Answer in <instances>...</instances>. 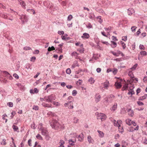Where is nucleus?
<instances>
[{
	"instance_id": "1",
	"label": "nucleus",
	"mask_w": 147,
	"mask_h": 147,
	"mask_svg": "<svg viewBox=\"0 0 147 147\" xmlns=\"http://www.w3.org/2000/svg\"><path fill=\"white\" fill-rule=\"evenodd\" d=\"M50 125L53 128L55 129L58 130L61 127L60 124L56 120H53L50 123Z\"/></svg>"
},
{
	"instance_id": "2",
	"label": "nucleus",
	"mask_w": 147,
	"mask_h": 147,
	"mask_svg": "<svg viewBox=\"0 0 147 147\" xmlns=\"http://www.w3.org/2000/svg\"><path fill=\"white\" fill-rule=\"evenodd\" d=\"M96 115H97V119H100L101 121H102L105 120L106 119V116L103 113H97Z\"/></svg>"
},
{
	"instance_id": "3",
	"label": "nucleus",
	"mask_w": 147,
	"mask_h": 147,
	"mask_svg": "<svg viewBox=\"0 0 147 147\" xmlns=\"http://www.w3.org/2000/svg\"><path fill=\"white\" fill-rule=\"evenodd\" d=\"M48 98L50 100V102L52 103L53 100H55L56 98L55 96L53 94H51V95L48 96Z\"/></svg>"
},
{
	"instance_id": "4",
	"label": "nucleus",
	"mask_w": 147,
	"mask_h": 147,
	"mask_svg": "<svg viewBox=\"0 0 147 147\" xmlns=\"http://www.w3.org/2000/svg\"><path fill=\"white\" fill-rule=\"evenodd\" d=\"M41 133L42 135L45 136L46 137H49L48 132L46 129H42L41 131Z\"/></svg>"
},
{
	"instance_id": "5",
	"label": "nucleus",
	"mask_w": 147,
	"mask_h": 147,
	"mask_svg": "<svg viewBox=\"0 0 147 147\" xmlns=\"http://www.w3.org/2000/svg\"><path fill=\"white\" fill-rule=\"evenodd\" d=\"M51 4V3H50L48 1H45L43 2L44 6L46 7L47 8H49Z\"/></svg>"
},
{
	"instance_id": "6",
	"label": "nucleus",
	"mask_w": 147,
	"mask_h": 147,
	"mask_svg": "<svg viewBox=\"0 0 147 147\" xmlns=\"http://www.w3.org/2000/svg\"><path fill=\"white\" fill-rule=\"evenodd\" d=\"M22 18L24 20H23L22 21V22L23 24H24V21L27 22L28 21V16L25 15H23L22 17L20 18V19H21Z\"/></svg>"
},
{
	"instance_id": "7",
	"label": "nucleus",
	"mask_w": 147,
	"mask_h": 147,
	"mask_svg": "<svg viewBox=\"0 0 147 147\" xmlns=\"http://www.w3.org/2000/svg\"><path fill=\"white\" fill-rule=\"evenodd\" d=\"M115 85L117 89H119L121 88L122 86L121 83L118 82L117 81L115 82Z\"/></svg>"
},
{
	"instance_id": "8",
	"label": "nucleus",
	"mask_w": 147,
	"mask_h": 147,
	"mask_svg": "<svg viewBox=\"0 0 147 147\" xmlns=\"http://www.w3.org/2000/svg\"><path fill=\"white\" fill-rule=\"evenodd\" d=\"M90 37V35L89 34L86 33H84L83 34V36H81V37L84 38L88 39Z\"/></svg>"
},
{
	"instance_id": "9",
	"label": "nucleus",
	"mask_w": 147,
	"mask_h": 147,
	"mask_svg": "<svg viewBox=\"0 0 147 147\" xmlns=\"http://www.w3.org/2000/svg\"><path fill=\"white\" fill-rule=\"evenodd\" d=\"M134 12V11L133 9L131 8H129L127 10V13L129 15H131Z\"/></svg>"
},
{
	"instance_id": "10",
	"label": "nucleus",
	"mask_w": 147,
	"mask_h": 147,
	"mask_svg": "<svg viewBox=\"0 0 147 147\" xmlns=\"http://www.w3.org/2000/svg\"><path fill=\"white\" fill-rule=\"evenodd\" d=\"M95 101L96 103L100 101V99L101 97L98 94H96L95 95Z\"/></svg>"
},
{
	"instance_id": "11",
	"label": "nucleus",
	"mask_w": 147,
	"mask_h": 147,
	"mask_svg": "<svg viewBox=\"0 0 147 147\" xmlns=\"http://www.w3.org/2000/svg\"><path fill=\"white\" fill-rule=\"evenodd\" d=\"M128 87V84H125L122 88V91H124L125 90H127Z\"/></svg>"
},
{
	"instance_id": "12",
	"label": "nucleus",
	"mask_w": 147,
	"mask_h": 147,
	"mask_svg": "<svg viewBox=\"0 0 147 147\" xmlns=\"http://www.w3.org/2000/svg\"><path fill=\"white\" fill-rule=\"evenodd\" d=\"M12 127L14 131L19 132L18 127L17 126L13 125Z\"/></svg>"
},
{
	"instance_id": "13",
	"label": "nucleus",
	"mask_w": 147,
	"mask_h": 147,
	"mask_svg": "<svg viewBox=\"0 0 147 147\" xmlns=\"http://www.w3.org/2000/svg\"><path fill=\"white\" fill-rule=\"evenodd\" d=\"M109 82H105L104 84V87L107 89L109 87Z\"/></svg>"
},
{
	"instance_id": "14",
	"label": "nucleus",
	"mask_w": 147,
	"mask_h": 147,
	"mask_svg": "<svg viewBox=\"0 0 147 147\" xmlns=\"http://www.w3.org/2000/svg\"><path fill=\"white\" fill-rule=\"evenodd\" d=\"M147 97V94H146L144 96L139 98L138 100H142L146 98Z\"/></svg>"
},
{
	"instance_id": "15",
	"label": "nucleus",
	"mask_w": 147,
	"mask_h": 147,
	"mask_svg": "<svg viewBox=\"0 0 147 147\" xmlns=\"http://www.w3.org/2000/svg\"><path fill=\"white\" fill-rule=\"evenodd\" d=\"M111 42L114 46H113L112 45L110 44L111 47H112V48H114L116 47L117 43L116 42H115L113 41H111Z\"/></svg>"
},
{
	"instance_id": "16",
	"label": "nucleus",
	"mask_w": 147,
	"mask_h": 147,
	"mask_svg": "<svg viewBox=\"0 0 147 147\" xmlns=\"http://www.w3.org/2000/svg\"><path fill=\"white\" fill-rule=\"evenodd\" d=\"M98 132L99 134V136L100 137H103L104 136V133L102 131H100L99 130L97 131Z\"/></svg>"
},
{
	"instance_id": "17",
	"label": "nucleus",
	"mask_w": 147,
	"mask_h": 147,
	"mask_svg": "<svg viewBox=\"0 0 147 147\" xmlns=\"http://www.w3.org/2000/svg\"><path fill=\"white\" fill-rule=\"evenodd\" d=\"M21 6H22V7L24 9H25L26 8V4L24 2V1H22L21 3H20Z\"/></svg>"
},
{
	"instance_id": "18",
	"label": "nucleus",
	"mask_w": 147,
	"mask_h": 147,
	"mask_svg": "<svg viewBox=\"0 0 147 147\" xmlns=\"http://www.w3.org/2000/svg\"><path fill=\"white\" fill-rule=\"evenodd\" d=\"M47 50L48 51L50 52L55 50V49L54 46H52L51 47H49Z\"/></svg>"
},
{
	"instance_id": "19",
	"label": "nucleus",
	"mask_w": 147,
	"mask_h": 147,
	"mask_svg": "<svg viewBox=\"0 0 147 147\" xmlns=\"http://www.w3.org/2000/svg\"><path fill=\"white\" fill-rule=\"evenodd\" d=\"M128 76H130L131 79H133V78H134V75L133 74L132 71H129L128 74Z\"/></svg>"
},
{
	"instance_id": "20",
	"label": "nucleus",
	"mask_w": 147,
	"mask_h": 147,
	"mask_svg": "<svg viewBox=\"0 0 147 147\" xmlns=\"http://www.w3.org/2000/svg\"><path fill=\"white\" fill-rule=\"evenodd\" d=\"M27 11L28 12H30V13H31L32 12H33V14H35V11L33 9H27Z\"/></svg>"
},
{
	"instance_id": "21",
	"label": "nucleus",
	"mask_w": 147,
	"mask_h": 147,
	"mask_svg": "<svg viewBox=\"0 0 147 147\" xmlns=\"http://www.w3.org/2000/svg\"><path fill=\"white\" fill-rule=\"evenodd\" d=\"M77 51H79L80 53H84V48L82 47L78 49Z\"/></svg>"
},
{
	"instance_id": "22",
	"label": "nucleus",
	"mask_w": 147,
	"mask_h": 147,
	"mask_svg": "<svg viewBox=\"0 0 147 147\" xmlns=\"http://www.w3.org/2000/svg\"><path fill=\"white\" fill-rule=\"evenodd\" d=\"M117 103H115L112 107V110L115 111L117 109Z\"/></svg>"
},
{
	"instance_id": "23",
	"label": "nucleus",
	"mask_w": 147,
	"mask_h": 147,
	"mask_svg": "<svg viewBox=\"0 0 147 147\" xmlns=\"http://www.w3.org/2000/svg\"><path fill=\"white\" fill-rule=\"evenodd\" d=\"M36 137L39 140H43V138H42V137L41 136V135L39 134H37V136H36Z\"/></svg>"
},
{
	"instance_id": "24",
	"label": "nucleus",
	"mask_w": 147,
	"mask_h": 147,
	"mask_svg": "<svg viewBox=\"0 0 147 147\" xmlns=\"http://www.w3.org/2000/svg\"><path fill=\"white\" fill-rule=\"evenodd\" d=\"M131 121H132L131 119H128L126 120V124L129 125H131Z\"/></svg>"
},
{
	"instance_id": "25",
	"label": "nucleus",
	"mask_w": 147,
	"mask_h": 147,
	"mask_svg": "<svg viewBox=\"0 0 147 147\" xmlns=\"http://www.w3.org/2000/svg\"><path fill=\"white\" fill-rule=\"evenodd\" d=\"M109 97H107L105 98V100L107 103H109V102L111 103L112 101L113 100L112 99L109 100Z\"/></svg>"
},
{
	"instance_id": "26",
	"label": "nucleus",
	"mask_w": 147,
	"mask_h": 147,
	"mask_svg": "<svg viewBox=\"0 0 147 147\" xmlns=\"http://www.w3.org/2000/svg\"><path fill=\"white\" fill-rule=\"evenodd\" d=\"M42 105H43V106L45 107H51V105H48L47 104H46L44 103V104H42Z\"/></svg>"
},
{
	"instance_id": "27",
	"label": "nucleus",
	"mask_w": 147,
	"mask_h": 147,
	"mask_svg": "<svg viewBox=\"0 0 147 147\" xmlns=\"http://www.w3.org/2000/svg\"><path fill=\"white\" fill-rule=\"evenodd\" d=\"M140 54L141 55H147V52L145 51H142L140 52Z\"/></svg>"
},
{
	"instance_id": "28",
	"label": "nucleus",
	"mask_w": 147,
	"mask_h": 147,
	"mask_svg": "<svg viewBox=\"0 0 147 147\" xmlns=\"http://www.w3.org/2000/svg\"><path fill=\"white\" fill-rule=\"evenodd\" d=\"M3 73L5 76H7L8 77H9V76L10 75V74L6 71H3Z\"/></svg>"
},
{
	"instance_id": "29",
	"label": "nucleus",
	"mask_w": 147,
	"mask_h": 147,
	"mask_svg": "<svg viewBox=\"0 0 147 147\" xmlns=\"http://www.w3.org/2000/svg\"><path fill=\"white\" fill-rule=\"evenodd\" d=\"M25 68H26L27 69H31V65L29 63H27L26 64Z\"/></svg>"
},
{
	"instance_id": "30",
	"label": "nucleus",
	"mask_w": 147,
	"mask_h": 147,
	"mask_svg": "<svg viewBox=\"0 0 147 147\" xmlns=\"http://www.w3.org/2000/svg\"><path fill=\"white\" fill-rule=\"evenodd\" d=\"M128 115L131 117H133L134 115V112L133 110H131V111L128 113Z\"/></svg>"
},
{
	"instance_id": "31",
	"label": "nucleus",
	"mask_w": 147,
	"mask_h": 147,
	"mask_svg": "<svg viewBox=\"0 0 147 147\" xmlns=\"http://www.w3.org/2000/svg\"><path fill=\"white\" fill-rule=\"evenodd\" d=\"M138 64L137 63H136L131 68H130V69H132V70H135L137 67L138 66Z\"/></svg>"
},
{
	"instance_id": "32",
	"label": "nucleus",
	"mask_w": 147,
	"mask_h": 147,
	"mask_svg": "<svg viewBox=\"0 0 147 147\" xmlns=\"http://www.w3.org/2000/svg\"><path fill=\"white\" fill-rule=\"evenodd\" d=\"M111 53H112L116 57H118V56H119V55H118V54L116 52H115L113 51H111Z\"/></svg>"
},
{
	"instance_id": "33",
	"label": "nucleus",
	"mask_w": 147,
	"mask_h": 147,
	"mask_svg": "<svg viewBox=\"0 0 147 147\" xmlns=\"http://www.w3.org/2000/svg\"><path fill=\"white\" fill-rule=\"evenodd\" d=\"M62 39L64 40H69L70 39V37H64L63 36H61Z\"/></svg>"
},
{
	"instance_id": "34",
	"label": "nucleus",
	"mask_w": 147,
	"mask_h": 147,
	"mask_svg": "<svg viewBox=\"0 0 147 147\" xmlns=\"http://www.w3.org/2000/svg\"><path fill=\"white\" fill-rule=\"evenodd\" d=\"M121 43L123 49H125L126 47V46L125 43L124 42L121 41Z\"/></svg>"
},
{
	"instance_id": "35",
	"label": "nucleus",
	"mask_w": 147,
	"mask_h": 147,
	"mask_svg": "<svg viewBox=\"0 0 147 147\" xmlns=\"http://www.w3.org/2000/svg\"><path fill=\"white\" fill-rule=\"evenodd\" d=\"M6 140L5 139H3L2 141L1 142V145H5L6 144V143L5 142Z\"/></svg>"
},
{
	"instance_id": "36",
	"label": "nucleus",
	"mask_w": 147,
	"mask_h": 147,
	"mask_svg": "<svg viewBox=\"0 0 147 147\" xmlns=\"http://www.w3.org/2000/svg\"><path fill=\"white\" fill-rule=\"evenodd\" d=\"M119 131L122 134L124 131V129L123 127H121L120 128L119 127Z\"/></svg>"
},
{
	"instance_id": "37",
	"label": "nucleus",
	"mask_w": 147,
	"mask_h": 147,
	"mask_svg": "<svg viewBox=\"0 0 147 147\" xmlns=\"http://www.w3.org/2000/svg\"><path fill=\"white\" fill-rule=\"evenodd\" d=\"M77 93V91L75 90L73 91L72 92V94L73 96H75Z\"/></svg>"
},
{
	"instance_id": "38",
	"label": "nucleus",
	"mask_w": 147,
	"mask_h": 147,
	"mask_svg": "<svg viewBox=\"0 0 147 147\" xmlns=\"http://www.w3.org/2000/svg\"><path fill=\"white\" fill-rule=\"evenodd\" d=\"M7 105L10 107H12L13 106V104L12 102H9L7 103Z\"/></svg>"
},
{
	"instance_id": "39",
	"label": "nucleus",
	"mask_w": 147,
	"mask_h": 147,
	"mask_svg": "<svg viewBox=\"0 0 147 147\" xmlns=\"http://www.w3.org/2000/svg\"><path fill=\"white\" fill-rule=\"evenodd\" d=\"M66 72L67 74H69L71 73V71L70 68H68L66 69Z\"/></svg>"
},
{
	"instance_id": "40",
	"label": "nucleus",
	"mask_w": 147,
	"mask_h": 147,
	"mask_svg": "<svg viewBox=\"0 0 147 147\" xmlns=\"http://www.w3.org/2000/svg\"><path fill=\"white\" fill-rule=\"evenodd\" d=\"M73 18L72 16L71 15H70L68 16V18H67V20L68 21H70Z\"/></svg>"
},
{
	"instance_id": "41",
	"label": "nucleus",
	"mask_w": 147,
	"mask_h": 147,
	"mask_svg": "<svg viewBox=\"0 0 147 147\" xmlns=\"http://www.w3.org/2000/svg\"><path fill=\"white\" fill-rule=\"evenodd\" d=\"M88 24V25H86L87 28L89 29L92 28V26L91 25L90 23L89 22Z\"/></svg>"
},
{
	"instance_id": "42",
	"label": "nucleus",
	"mask_w": 147,
	"mask_h": 147,
	"mask_svg": "<svg viewBox=\"0 0 147 147\" xmlns=\"http://www.w3.org/2000/svg\"><path fill=\"white\" fill-rule=\"evenodd\" d=\"M31 142H32V140L31 139H30L28 140V145L30 146H32Z\"/></svg>"
},
{
	"instance_id": "43",
	"label": "nucleus",
	"mask_w": 147,
	"mask_h": 147,
	"mask_svg": "<svg viewBox=\"0 0 147 147\" xmlns=\"http://www.w3.org/2000/svg\"><path fill=\"white\" fill-rule=\"evenodd\" d=\"M117 69H116L114 68L113 69V70L112 71L113 72V73L114 75H115L117 73Z\"/></svg>"
},
{
	"instance_id": "44",
	"label": "nucleus",
	"mask_w": 147,
	"mask_h": 147,
	"mask_svg": "<svg viewBox=\"0 0 147 147\" xmlns=\"http://www.w3.org/2000/svg\"><path fill=\"white\" fill-rule=\"evenodd\" d=\"M33 109L35 110H38L39 109V107L37 106H34Z\"/></svg>"
},
{
	"instance_id": "45",
	"label": "nucleus",
	"mask_w": 147,
	"mask_h": 147,
	"mask_svg": "<svg viewBox=\"0 0 147 147\" xmlns=\"http://www.w3.org/2000/svg\"><path fill=\"white\" fill-rule=\"evenodd\" d=\"M52 103H53L54 105L55 106H58L59 105V104L58 102H55V101H53Z\"/></svg>"
},
{
	"instance_id": "46",
	"label": "nucleus",
	"mask_w": 147,
	"mask_h": 147,
	"mask_svg": "<svg viewBox=\"0 0 147 147\" xmlns=\"http://www.w3.org/2000/svg\"><path fill=\"white\" fill-rule=\"evenodd\" d=\"M16 112L15 111H12L11 113V115L10 116L11 118L12 119L13 118V116H14V115L16 114Z\"/></svg>"
},
{
	"instance_id": "47",
	"label": "nucleus",
	"mask_w": 147,
	"mask_h": 147,
	"mask_svg": "<svg viewBox=\"0 0 147 147\" xmlns=\"http://www.w3.org/2000/svg\"><path fill=\"white\" fill-rule=\"evenodd\" d=\"M88 81L91 82V83H93L94 82V79L92 78H89L88 80Z\"/></svg>"
},
{
	"instance_id": "48",
	"label": "nucleus",
	"mask_w": 147,
	"mask_h": 147,
	"mask_svg": "<svg viewBox=\"0 0 147 147\" xmlns=\"http://www.w3.org/2000/svg\"><path fill=\"white\" fill-rule=\"evenodd\" d=\"M87 138H88V141L89 142V143H91L92 141H91V136H88Z\"/></svg>"
},
{
	"instance_id": "49",
	"label": "nucleus",
	"mask_w": 147,
	"mask_h": 147,
	"mask_svg": "<svg viewBox=\"0 0 147 147\" xmlns=\"http://www.w3.org/2000/svg\"><path fill=\"white\" fill-rule=\"evenodd\" d=\"M136 26H132L131 27V31L133 32H134L135 31L136 28H135Z\"/></svg>"
},
{
	"instance_id": "50",
	"label": "nucleus",
	"mask_w": 147,
	"mask_h": 147,
	"mask_svg": "<svg viewBox=\"0 0 147 147\" xmlns=\"http://www.w3.org/2000/svg\"><path fill=\"white\" fill-rule=\"evenodd\" d=\"M13 76L17 79H18L19 78L18 75L16 74H13Z\"/></svg>"
},
{
	"instance_id": "51",
	"label": "nucleus",
	"mask_w": 147,
	"mask_h": 147,
	"mask_svg": "<svg viewBox=\"0 0 147 147\" xmlns=\"http://www.w3.org/2000/svg\"><path fill=\"white\" fill-rule=\"evenodd\" d=\"M24 49L25 50H30V49H31V48L30 47H25L24 48Z\"/></svg>"
},
{
	"instance_id": "52",
	"label": "nucleus",
	"mask_w": 147,
	"mask_h": 147,
	"mask_svg": "<svg viewBox=\"0 0 147 147\" xmlns=\"http://www.w3.org/2000/svg\"><path fill=\"white\" fill-rule=\"evenodd\" d=\"M76 54H77V55H78V54L76 52H75V51L71 53V55L72 56H75L76 55Z\"/></svg>"
},
{
	"instance_id": "53",
	"label": "nucleus",
	"mask_w": 147,
	"mask_h": 147,
	"mask_svg": "<svg viewBox=\"0 0 147 147\" xmlns=\"http://www.w3.org/2000/svg\"><path fill=\"white\" fill-rule=\"evenodd\" d=\"M122 40L125 41H126L127 40V36H123L122 37Z\"/></svg>"
},
{
	"instance_id": "54",
	"label": "nucleus",
	"mask_w": 147,
	"mask_h": 147,
	"mask_svg": "<svg viewBox=\"0 0 147 147\" xmlns=\"http://www.w3.org/2000/svg\"><path fill=\"white\" fill-rule=\"evenodd\" d=\"M58 33L60 35L62 34L63 35L64 34V32L63 31H59L58 32Z\"/></svg>"
},
{
	"instance_id": "55",
	"label": "nucleus",
	"mask_w": 147,
	"mask_h": 147,
	"mask_svg": "<svg viewBox=\"0 0 147 147\" xmlns=\"http://www.w3.org/2000/svg\"><path fill=\"white\" fill-rule=\"evenodd\" d=\"M78 140L80 142H82L83 139L80 135H79L78 136Z\"/></svg>"
},
{
	"instance_id": "56",
	"label": "nucleus",
	"mask_w": 147,
	"mask_h": 147,
	"mask_svg": "<svg viewBox=\"0 0 147 147\" xmlns=\"http://www.w3.org/2000/svg\"><path fill=\"white\" fill-rule=\"evenodd\" d=\"M102 43L104 44H106L107 45H110V44L108 43V42H107V41H101V42Z\"/></svg>"
},
{
	"instance_id": "57",
	"label": "nucleus",
	"mask_w": 147,
	"mask_h": 147,
	"mask_svg": "<svg viewBox=\"0 0 147 147\" xmlns=\"http://www.w3.org/2000/svg\"><path fill=\"white\" fill-rule=\"evenodd\" d=\"M137 103L139 105H143L144 104L142 102L140 101L137 102Z\"/></svg>"
},
{
	"instance_id": "58",
	"label": "nucleus",
	"mask_w": 147,
	"mask_h": 147,
	"mask_svg": "<svg viewBox=\"0 0 147 147\" xmlns=\"http://www.w3.org/2000/svg\"><path fill=\"white\" fill-rule=\"evenodd\" d=\"M2 17L3 18H4L5 19H7L8 18V16H7V15L4 14L3 15H2Z\"/></svg>"
},
{
	"instance_id": "59",
	"label": "nucleus",
	"mask_w": 147,
	"mask_h": 147,
	"mask_svg": "<svg viewBox=\"0 0 147 147\" xmlns=\"http://www.w3.org/2000/svg\"><path fill=\"white\" fill-rule=\"evenodd\" d=\"M139 48L141 49H144V47L142 45H140L139 46Z\"/></svg>"
},
{
	"instance_id": "60",
	"label": "nucleus",
	"mask_w": 147,
	"mask_h": 147,
	"mask_svg": "<svg viewBox=\"0 0 147 147\" xmlns=\"http://www.w3.org/2000/svg\"><path fill=\"white\" fill-rule=\"evenodd\" d=\"M68 100H72V101H73L74 99H73V97L71 96H69L68 98Z\"/></svg>"
},
{
	"instance_id": "61",
	"label": "nucleus",
	"mask_w": 147,
	"mask_h": 147,
	"mask_svg": "<svg viewBox=\"0 0 147 147\" xmlns=\"http://www.w3.org/2000/svg\"><path fill=\"white\" fill-rule=\"evenodd\" d=\"M143 80L144 82H147V76H145L144 77V78L143 79Z\"/></svg>"
},
{
	"instance_id": "62",
	"label": "nucleus",
	"mask_w": 147,
	"mask_h": 147,
	"mask_svg": "<svg viewBox=\"0 0 147 147\" xmlns=\"http://www.w3.org/2000/svg\"><path fill=\"white\" fill-rule=\"evenodd\" d=\"M112 39L113 40H114L115 41H117L118 40V39L116 37L113 36H112Z\"/></svg>"
},
{
	"instance_id": "63",
	"label": "nucleus",
	"mask_w": 147,
	"mask_h": 147,
	"mask_svg": "<svg viewBox=\"0 0 147 147\" xmlns=\"http://www.w3.org/2000/svg\"><path fill=\"white\" fill-rule=\"evenodd\" d=\"M33 91H34V92L36 93H38V90L36 88H34Z\"/></svg>"
},
{
	"instance_id": "64",
	"label": "nucleus",
	"mask_w": 147,
	"mask_h": 147,
	"mask_svg": "<svg viewBox=\"0 0 147 147\" xmlns=\"http://www.w3.org/2000/svg\"><path fill=\"white\" fill-rule=\"evenodd\" d=\"M36 59V57H32L31 58L30 61H32L34 62V60Z\"/></svg>"
}]
</instances>
